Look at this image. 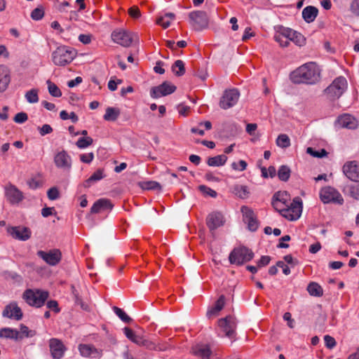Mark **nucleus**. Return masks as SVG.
<instances>
[{"mask_svg": "<svg viewBox=\"0 0 359 359\" xmlns=\"http://www.w3.org/2000/svg\"><path fill=\"white\" fill-rule=\"evenodd\" d=\"M320 70L315 62H308L298 67L290 75L294 83L314 84L320 80Z\"/></svg>", "mask_w": 359, "mask_h": 359, "instance_id": "nucleus-1", "label": "nucleus"}, {"mask_svg": "<svg viewBox=\"0 0 359 359\" xmlns=\"http://www.w3.org/2000/svg\"><path fill=\"white\" fill-rule=\"evenodd\" d=\"M76 56L75 50L67 46H60L53 53V62L55 65L65 66Z\"/></svg>", "mask_w": 359, "mask_h": 359, "instance_id": "nucleus-2", "label": "nucleus"}, {"mask_svg": "<svg viewBox=\"0 0 359 359\" xmlns=\"http://www.w3.org/2000/svg\"><path fill=\"white\" fill-rule=\"evenodd\" d=\"M49 293L47 291L31 289L26 290L23 293V299L32 306L39 308L42 306L48 299Z\"/></svg>", "mask_w": 359, "mask_h": 359, "instance_id": "nucleus-3", "label": "nucleus"}, {"mask_svg": "<svg viewBox=\"0 0 359 359\" xmlns=\"http://www.w3.org/2000/svg\"><path fill=\"white\" fill-rule=\"evenodd\" d=\"M348 83L345 77L338 76L325 90L326 95L332 100L340 97L347 89Z\"/></svg>", "mask_w": 359, "mask_h": 359, "instance_id": "nucleus-4", "label": "nucleus"}, {"mask_svg": "<svg viewBox=\"0 0 359 359\" xmlns=\"http://www.w3.org/2000/svg\"><path fill=\"white\" fill-rule=\"evenodd\" d=\"M111 39L123 47H129L133 42L138 41V35L123 29H117L111 33Z\"/></svg>", "mask_w": 359, "mask_h": 359, "instance_id": "nucleus-5", "label": "nucleus"}, {"mask_svg": "<svg viewBox=\"0 0 359 359\" xmlns=\"http://www.w3.org/2000/svg\"><path fill=\"white\" fill-rule=\"evenodd\" d=\"M219 333L222 332L225 336L232 341L236 340L237 321L234 316H227L218 320Z\"/></svg>", "mask_w": 359, "mask_h": 359, "instance_id": "nucleus-6", "label": "nucleus"}, {"mask_svg": "<svg viewBox=\"0 0 359 359\" xmlns=\"http://www.w3.org/2000/svg\"><path fill=\"white\" fill-rule=\"evenodd\" d=\"M254 257V253L249 248L242 246L234 248L229 256L231 264L241 265L250 261Z\"/></svg>", "mask_w": 359, "mask_h": 359, "instance_id": "nucleus-7", "label": "nucleus"}, {"mask_svg": "<svg viewBox=\"0 0 359 359\" xmlns=\"http://www.w3.org/2000/svg\"><path fill=\"white\" fill-rule=\"evenodd\" d=\"M320 198L324 203H334L342 205L344 198L341 194L334 187L327 186L320 191Z\"/></svg>", "mask_w": 359, "mask_h": 359, "instance_id": "nucleus-8", "label": "nucleus"}, {"mask_svg": "<svg viewBox=\"0 0 359 359\" xmlns=\"http://www.w3.org/2000/svg\"><path fill=\"white\" fill-rule=\"evenodd\" d=\"M123 330L126 337L139 346H144L149 350H163L156 346L153 341H149L141 336L137 335L134 331L129 327H125Z\"/></svg>", "mask_w": 359, "mask_h": 359, "instance_id": "nucleus-9", "label": "nucleus"}, {"mask_svg": "<svg viewBox=\"0 0 359 359\" xmlns=\"http://www.w3.org/2000/svg\"><path fill=\"white\" fill-rule=\"evenodd\" d=\"M190 24L196 31H201L208 25V18L205 11H198L189 14Z\"/></svg>", "mask_w": 359, "mask_h": 359, "instance_id": "nucleus-10", "label": "nucleus"}, {"mask_svg": "<svg viewBox=\"0 0 359 359\" xmlns=\"http://www.w3.org/2000/svg\"><path fill=\"white\" fill-rule=\"evenodd\" d=\"M302 212V201L300 198L295 197L284 210L283 217L291 221L297 220L300 217Z\"/></svg>", "mask_w": 359, "mask_h": 359, "instance_id": "nucleus-11", "label": "nucleus"}, {"mask_svg": "<svg viewBox=\"0 0 359 359\" xmlns=\"http://www.w3.org/2000/svg\"><path fill=\"white\" fill-rule=\"evenodd\" d=\"M240 97L237 89L233 88L224 91L219 101V106L222 109H227L234 106Z\"/></svg>", "mask_w": 359, "mask_h": 359, "instance_id": "nucleus-12", "label": "nucleus"}, {"mask_svg": "<svg viewBox=\"0 0 359 359\" xmlns=\"http://www.w3.org/2000/svg\"><path fill=\"white\" fill-rule=\"evenodd\" d=\"M4 189L6 198L12 205L19 204L25 198L23 193L11 183L6 184Z\"/></svg>", "mask_w": 359, "mask_h": 359, "instance_id": "nucleus-13", "label": "nucleus"}, {"mask_svg": "<svg viewBox=\"0 0 359 359\" xmlns=\"http://www.w3.org/2000/svg\"><path fill=\"white\" fill-rule=\"evenodd\" d=\"M36 255L50 266L57 265L62 259V253L58 249H53L48 252L39 250Z\"/></svg>", "mask_w": 359, "mask_h": 359, "instance_id": "nucleus-14", "label": "nucleus"}, {"mask_svg": "<svg viewBox=\"0 0 359 359\" xmlns=\"http://www.w3.org/2000/svg\"><path fill=\"white\" fill-rule=\"evenodd\" d=\"M54 163L57 168L69 171L72 168V157L66 151L62 150L54 156Z\"/></svg>", "mask_w": 359, "mask_h": 359, "instance_id": "nucleus-15", "label": "nucleus"}, {"mask_svg": "<svg viewBox=\"0 0 359 359\" xmlns=\"http://www.w3.org/2000/svg\"><path fill=\"white\" fill-rule=\"evenodd\" d=\"M175 90V86L168 81H164L162 84L153 87L150 90V95L153 98H158L170 95L174 93Z\"/></svg>", "mask_w": 359, "mask_h": 359, "instance_id": "nucleus-16", "label": "nucleus"}, {"mask_svg": "<svg viewBox=\"0 0 359 359\" xmlns=\"http://www.w3.org/2000/svg\"><path fill=\"white\" fill-rule=\"evenodd\" d=\"M224 222L223 215L217 211L210 213L206 218V224L212 235L215 229L223 226Z\"/></svg>", "mask_w": 359, "mask_h": 359, "instance_id": "nucleus-17", "label": "nucleus"}, {"mask_svg": "<svg viewBox=\"0 0 359 359\" xmlns=\"http://www.w3.org/2000/svg\"><path fill=\"white\" fill-rule=\"evenodd\" d=\"M79 351L80 354L85 358H100L102 356V350L95 348L93 344H80Z\"/></svg>", "mask_w": 359, "mask_h": 359, "instance_id": "nucleus-18", "label": "nucleus"}, {"mask_svg": "<svg viewBox=\"0 0 359 359\" xmlns=\"http://www.w3.org/2000/svg\"><path fill=\"white\" fill-rule=\"evenodd\" d=\"M191 353L200 359H211L212 351L208 344H198L192 346Z\"/></svg>", "mask_w": 359, "mask_h": 359, "instance_id": "nucleus-19", "label": "nucleus"}, {"mask_svg": "<svg viewBox=\"0 0 359 359\" xmlns=\"http://www.w3.org/2000/svg\"><path fill=\"white\" fill-rule=\"evenodd\" d=\"M343 172L351 180L359 182V164L355 161L345 163L343 166Z\"/></svg>", "mask_w": 359, "mask_h": 359, "instance_id": "nucleus-20", "label": "nucleus"}, {"mask_svg": "<svg viewBox=\"0 0 359 359\" xmlns=\"http://www.w3.org/2000/svg\"><path fill=\"white\" fill-rule=\"evenodd\" d=\"M49 347L53 358L60 359L63 357L66 348L60 340L55 338L50 339Z\"/></svg>", "mask_w": 359, "mask_h": 359, "instance_id": "nucleus-21", "label": "nucleus"}, {"mask_svg": "<svg viewBox=\"0 0 359 359\" xmlns=\"http://www.w3.org/2000/svg\"><path fill=\"white\" fill-rule=\"evenodd\" d=\"M8 232L15 239L27 241L31 236V231L25 226H13L8 229Z\"/></svg>", "mask_w": 359, "mask_h": 359, "instance_id": "nucleus-22", "label": "nucleus"}, {"mask_svg": "<svg viewBox=\"0 0 359 359\" xmlns=\"http://www.w3.org/2000/svg\"><path fill=\"white\" fill-rule=\"evenodd\" d=\"M3 316L19 320L22 317V312L17 303L12 302L5 307L3 311Z\"/></svg>", "mask_w": 359, "mask_h": 359, "instance_id": "nucleus-23", "label": "nucleus"}, {"mask_svg": "<svg viewBox=\"0 0 359 359\" xmlns=\"http://www.w3.org/2000/svg\"><path fill=\"white\" fill-rule=\"evenodd\" d=\"M113 205L110 200L100 198L97 200L90 208L91 213H98L102 210H111Z\"/></svg>", "mask_w": 359, "mask_h": 359, "instance_id": "nucleus-24", "label": "nucleus"}, {"mask_svg": "<svg viewBox=\"0 0 359 359\" xmlns=\"http://www.w3.org/2000/svg\"><path fill=\"white\" fill-rule=\"evenodd\" d=\"M339 124L346 128L355 129L358 126L356 119L350 114H344L338 118Z\"/></svg>", "mask_w": 359, "mask_h": 359, "instance_id": "nucleus-25", "label": "nucleus"}, {"mask_svg": "<svg viewBox=\"0 0 359 359\" xmlns=\"http://www.w3.org/2000/svg\"><path fill=\"white\" fill-rule=\"evenodd\" d=\"M225 304V297L224 295H220L218 299L216 301L215 304L214 306L210 308L207 311V317L210 318L213 316H217L219 315V313L222 309L224 308Z\"/></svg>", "mask_w": 359, "mask_h": 359, "instance_id": "nucleus-26", "label": "nucleus"}, {"mask_svg": "<svg viewBox=\"0 0 359 359\" xmlns=\"http://www.w3.org/2000/svg\"><path fill=\"white\" fill-rule=\"evenodd\" d=\"M318 13V10L314 6H308L302 11V17L308 22H312L315 20Z\"/></svg>", "mask_w": 359, "mask_h": 359, "instance_id": "nucleus-27", "label": "nucleus"}, {"mask_svg": "<svg viewBox=\"0 0 359 359\" xmlns=\"http://www.w3.org/2000/svg\"><path fill=\"white\" fill-rule=\"evenodd\" d=\"M11 79L8 69L4 66H0V92L6 90Z\"/></svg>", "mask_w": 359, "mask_h": 359, "instance_id": "nucleus-28", "label": "nucleus"}, {"mask_svg": "<svg viewBox=\"0 0 359 359\" xmlns=\"http://www.w3.org/2000/svg\"><path fill=\"white\" fill-rule=\"evenodd\" d=\"M22 336H20V332L17 330L12 329L10 327H4L0 330V338L18 339L22 338Z\"/></svg>", "mask_w": 359, "mask_h": 359, "instance_id": "nucleus-29", "label": "nucleus"}, {"mask_svg": "<svg viewBox=\"0 0 359 359\" xmlns=\"http://www.w3.org/2000/svg\"><path fill=\"white\" fill-rule=\"evenodd\" d=\"M227 156L224 154L218 155L213 157H209L207 163L209 166H222L227 161Z\"/></svg>", "mask_w": 359, "mask_h": 359, "instance_id": "nucleus-30", "label": "nucleus"}, {"mask_svg": "<svg viewBox=\"0 0 359 359\" xmlns=\"http://www.w3.org/2000/svg\"><path fill=\"white\" fill-rule=\"evenodd\" d=\"M307 291L310 295L313 297H322L323 290L322 287L317 283H310L307 286Z\"/></svg>", "mask_w": 359, "mask_h": 359, "instance_id": "nucleus-31", "label": "nucleus"}, {"mask_svg": "<svg viewBox=\"0 0 359 359\" xmlns=\"http://www.w3.org/2000/svg\"><path fill=\"white\" fill-rule=\"evenodd\" d=\"M120 110L118 108L107 107L103 118L107 121H115L120 115Z\"/></svg>", "mask_w": 359, "mask_h": 359, "instance_id": "nucleus-32", "label": "nucleus"}, {"mask_svg": "<svg viewBox=\"0 0 359 359\" xmlns=\"http://www.w3.org/2000/svg\"><path fill=\"white\" fill-rule=\"evenodd\" d=\"M175 18V14L172 13H167L163 16H160L156 20L158 25L162 26L164 29L168 27L170 22Z\"/></svg>", "mask_w": 359, "mask_h": 359, "instance_id": "nucleus-33", "label": "nucleus"}, {"mask_svg": "<svg viewBox=\"0 0 359 359\" xmlns=\"http://www.w3.org/2000/svg\"><path fill=\"white\" fill-rule=\"evenodd\" d=\"M172 71L177 76H182L185 74L184 62L181 60H177L172 65Z\"/></svg>", "mask_w": 359, "mask_h": 359, "instance_id": "nucleus-34", "label": "nucleus"}, {"mask_svg": "<svg viewBox=\"0 0 359 359\" xmlns=\"http://www.w3.org/2000/svg\"><path fill=\"white\" fill-rule=\"evenodd\" d=\"M104 177L103 170H97L85 182V187H90L92 183L99 181Z\"/></svg>", "mask_w": 359, "mask_h": 359, "instance_id": "nucleus-35", "label": "nucleus"}, {"mask_svg": "<svg viewBox=\"0 0 359 359\" xmlns=\"http://www.w3.org/2000/svg\"><path fill=\"white\" fill-rule=\"evenodd\" d=\"M291 170L287 165H281L278 170V177L280 180L287 182L290 177Z\"/></svg>", "mask_w": 359, "mask_h": 359, "instance_id": "nucleus-36", "label": "nucleus"}, {"mask_svg": "<svg viewBox=\"0 0 359 359\" xmlns=\"http://www.w3.org/2000/svg\"><path fill=\"white\" fill-rule=\"evenodd\" d=\"M233 193L241 198H245L248 197L249 191L248 188L243 185H235L233 187Z\"/></svg>", "mask_w": 359, "mask_h": 359, "instance_id": "nucleus-37", "label": "nucleus"}, {"mask_svg": "<svg viewBox=\"0 0 359 359\" xmlns=\"http://www.w3.org/2000/svg\"><path fill=\"white\" fill-rule=\"evenodd\" d=\"M142 189L144 190H161V185L156 181H145L140 183Z\"/></svg>", "mask_w": 359, "mask_h": 359, "instance_id": "nucleus-38", "label": "nucleus"}, {"mask_svg": "<svg viewBox=\"0 0 359 359\" xmlns=\"http://www.w3.org/2000/svg\"><path fill=\"white\" fill-rule=\"evenodd\" d=\"M276 144L281 148H287L290 146V140L286 134H280L276 139Z\"/></svg>", "mask_w": 359, "mask_h": 359, "instance_id": "nucleus-39", "label": "nucleus"}, {"mask_svg": "<svg viewBox=\"0 0 359 359\" xmlns=\"http://www.w3.org/2000/svg\"><path fill=\"white\" fill-rule=\"evenodd\" d=\"M273 200L289 204L290 202V195L287 191H278L276 192L273 196Z\"/></svg>", "mask_w": 359, "mask_h": 359, "instance_id": "nucleus-40", "label": "nucleus"}, {"mask_svg": "<svg viewBox=\"0 0 359 359\" xmlns=\"http://www.w3.org/2000/svg\"><path fill=\"white\" fill-rule=\"evenodd\" d=\"M39 90L37 89H32L30 90H28L25 93V98L27 101L29 103H36L39 102V95H38Z\"/></svg>", "mask_w": 359, "mask_h": 359, "instance_id": "nucleus-41", "label": "nucleus"}, {"mask_svg": "<svg viewBox=\"0 0 359 359\" xmlns=\"http://www.w3.org/2000/svg\"><path fill=\"white\" fill-rule=\"evenodd\" d=\"M48 88L49 93L55 97H60L62 95V92L60 88L50 80L47 81Z\"/></svg>", "mask_w": 359, "mask_h": 359, "instance_id": "nucleus-42", "label": "nucleus"}, {"mask_svg": "<svg viewBox=\"0 0 359 359\" xmlns=\"http://www.w3.org/2000/svg\"><path fill=\"white\" fill-rule=\"evenodd\" d=\"M93 142V138L90 137H80L76 142V145L79 149H85L90 146Z\"/></svg>", "mask_w": 359, "mask_h": 359, "instance_id": "nucleus-43", "label": "nucleus"}, {"mask_svg": "<svg viewBox=\"0 0 359 359\" xmlns=\"http://www.w3.org/2000/svg\"><path fill=\"white\" fill-rule=\"evenodd\" d=\"M277 34L283 36L285 39H287V40L290 41L291 37L294 34V30L290 28L280 27L279 30L277 32Z\"/></svg>", "mask_w": 359, "mask_h": 359, "instance_id": "nucleus-44", "label": "nucleus"}, {"mask_svg": "<svg viewBox=\"0 0 359 359\" xmlns=\"http://www.w3.org/2000/svg\"><path fill=\"white\" fill-rule=\"evenodd\" d=\"M113 310L114 313L119 317V318L126 323H129L132 319L120 308L114 306Z\"/></svg>", "mask_w": 359, "mask_h": 359, "instance_id": "nucleus-45", "label": "nucleus"}, {"mask_svg": "<svg viewBox=\"0 0 359 359\" xmlns=\"http://www.w3.org/2000/svg\"><path fill=\"white\" fill-rule=\"evenodd\" d=\"M307 154H310L313 157L323 158L327 155V152L325 149H321L318 151H316L312 147H308L306 149Z\"/></svg>", "mask_w": 359, "mask_h": 359, "instance_id": "nucleus-46", "label": "nucleus"}, {"mask_svg": "<svg viewBox=\"0 0 359 359\" xmlns=\"http://www.w3.org/2000/svg\"><path fill=\"white\" fill-rule=\"evenodd\" d=\"M241 210L243 214L244 222L252 219V218L256 217L253 210L248 206H242Z\"/></svg>", "mask_w": 359, "mask_h": 359, "instance_id": "nucleus-47", "label": "nucleus"}, {"mask_svg": "<svg viewBox=\"0 0 359 359\" xmlns=\"http://www.w3.org/2000/svg\"><path fill=\"white\" fill-rule=\"evenodd\" d=\"M72 293L74 297V301H75V303L78 305H80L81 307L83 309H85V310H87L88 309V306L87 305H85L81 299V298L80 297L79 294V292L77 291V290L76 289V287L74 286H72Z\"/></svg>", "mask_w": 359, "mask_h": 359, "instance_id": "nucleus-48", "label": "nucleus"}, {"mask_svg": "<svg viewBox=\"0 0 359 359\" xmlns=\"http://www.w3.org/2000/svg\"><path fill=\"white\" fill-rule=\"evenodd\" d=\"M304 36L299 32L294 31V34L291 37L290 41H293L297 46H302L305 43Z\"/></svg>", "mask_w": 359, "mask_h": 359, "instance_id": "nucleus-49", "label": "nucleus"}, {"mask_svg": "<svg viewBox=\"0 0 359 359\" xmlns=\"http://www.w3.org/2000/svg\"><path fill=\"white\" fill-rule=\"evenodd\" d=\"M44 16V11L42 7L34 8L31 13V18L34 20H40Z\"/></svg>", "mask_w": 359, "mask_h": 359, "instance_id": "nucleus-50", "label": "nucleus"}, {"mask_svg": "<svg viewBox=\"0 0 359 359\" xmlns=\"http://www.w3.org/2000/svg\"><path fill=\"white\" fill-rule=\"evenodd\" d=\"M273 207L283 216L284 210L288 207V204L283 203L275 200L272 201Z\"/></svg>", "mask_w": 359, "mask_h": 359, "instance_id": "nucleus-51", "label": "nucleus"}, {"mask_svg": "<svg viewBox=\"0 0 359 359\" xmlns=\"http://www.w3.org/2000/svg\"><path fill=\"white\" fill-rule=\"evenodd\" d=\"M349 194L356 200H359V184H354L348 187Z\"/></svg>", "mask_w": 359, "mask_h": 359, "instance_id": "nucleus-52", "label": "nucleus"}, {"mask_svg": "<svg viewBox=\"0 0 359 359\" xmlns=\"http://www.w3.org/2000/svg\"><path fill=\"white\" fill-rule=\"evenodd\" d=\"M231 166L234 170L243 171L247 168L248 164L244 160H240L238 163L233 162Z\"/></svg>", "mask_w": 359, "mask_h": 359, "instance_id": "nucleus-53", "label": "nucleus"}, {"mask_svg": "<svg viewBox=\"0 0 359 359\" xmlns=\"http://www.w3.org/2000/svg\"><path fill=\"white\" fill-rule=\"evenodd\" d=\"M20 333L26 337H32L36 334L34 330H29L28 327L24 325H20Z\"/></svg>", "mask_w": 359, "mask_h": 359, "instance_id": "nucleus-54", "label": "nucleus"}, {"mask_svg": "<svg viewBox=\"0 0 359 359\" xmlns=\"http://www.w3.org/2000/svg\"><path fill=\"white\" fill-rule=\"evenodd\" d=\"M245 223L248 224V228L251 231H256L259 226V222L256 217L252 218V219L245 221Z\"/></svg>", "mask_w": 359, "mask_h": 359, "instance_id": "nucleus-55", "label": "nucleus"}, {"mask_svg": "<svg viewBox=\"0 0 359 359\" xmlns=\"http://www.w3.org/2000/svg\"><path fill=\"white\" fill-rule=\"evenodd\" d=\"M324 341L325 346L329 348L332 349L334 347H335L337 342L334 337L330 336V335H325L324 337Z\"/></svg>", "mask_w": 359, "mask_h": 359, "instance_id": "nucleus-56", "label": "nucleus"}, {"mask_svg": "<svg viewBox=\"0 0 359 359\" xmlns=\"http://www.w3.org/2000/svg\"><path fill=\"white\" fill-rule=\"evenodd\" d=\"M128 14L134 19H137L141 16L140 10L136 6H133L128 9Z\"/></svg>", "mask_w": 359, "mask_h": 359, "instance_id": "nucleus-57", "label": "nucleus"}, {"mask_svg": "<svg viewBox=\"0 0 359 359\" xmlns=\"http://www.w3.org/2000/svg\"><path fill=\"white\" fill-rule=\"evenodd\" d=\"M47 196L50 200H56L60 196L59 191L56 187H52L48 189Z\"/></svg>", "mask_w": 359, "mask_h": 359, "instance_id": "nucleus-58", "label": "nucleus"}, {"mask_svg": "<svg viewBox=\"0 0 359 359\" xmlns=\"http://www.w3.org/2000/svg\"><path fill=\"white\" fill-rule=\"evenodd\" d=\"M350 11L354 15L359 17V0H353L351 1Z\"/></svg>", "mask_w": 359, "mask_h": 359, "instance_id": "nucleus-59", "label": "nucleus"}, {"mask_svg": "<svg viewBox=\"0 0 359 359\" xmlns=\"http://www.w3.org/2000/svg\"><path fill=\"white\" fill-rule=\"evenodd\" d=\"M27 119H28V116L25 112H20V113H18L15 116L13 121L18 123H23Z\"/></svg>", "mask_w": 359, "mask_h": 359, "instance_id": "nucleus-60", "label": "nucleus"}, {"mask_svg": "<svg viewBox=\"0 0 359 359\" xmlns=\"http://www.w3.org/2000/svg\"><path fill=\"white\" fill-rule=\"evenodd\" d=\"M199 189L202 192L205 194L206 195H208V196H211L212 198H215L217 196V192L215 190H213V189H210V188H209V187H206L205 185L199 186Z\"/></svg>", "mask_w": 359, "mask_h": 359, "instance_id": "nucleus-61", "label": "nucleus"}, {"mask_svg": "<svg viewBox=\"0 0 359 359\" xmlns=\"http://www.w3.org/2000/svg\"><path fill=\"white\" fill-rule=\"evenodd\" d=\"M274 39L276 41H277L282 47H287L290 44V41L287 40V39H285L283 36L277 33L275 34Z\"/></svg>", "mask_w": 359, "mask_h": 359, "instance_id": "nucleus-62", "label": "nucleus"}, {"mask_svg": "<svg viewBox=\"0 0 359 359\" xmlns=\"http://www.w3.org/2000/svg\"><path fill=\"white\" fill-rule=\"evenodd\" d=\"M93 158H94V154L93 152L80 155L81 161H82L83 163H90V162L93 161Z\"/></svg>", "mask_w": 359, "mask_h": 359, "instance_id": "nucleus-63", "label": "nucleus"}, {"mask_svg": "<svg viewBox=\"0 0 359 359\" xmlns=\"http://www.w3.org/2000/svg\"><path fill=\"white\" fill-rule=\"evenodd\" d=\"M39 133L43 136L47 134H50L53 132L52 127L48 124H44L41 127L39 128Z\"/></svg>", "mask_w": 359, "mask_h": 359, "instance_id": "nucleus-64", "label": "nucleus"}]
</instances>
